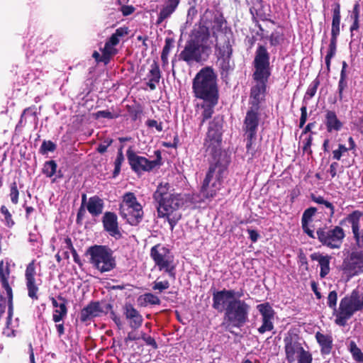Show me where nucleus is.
I'll list each match as a JSON object with an SVG mask.
<instances>
[{"label": "nucleus", "instance_id": "24", "mask_svg": "<svg viewBox=\"0 0 363 363\" xmlns=\"http://www.w3.org/2000/svg\"><path fill=\"white\" fill-rule=\"evenodd\" d=\"M104 230L112 237L119 238L121 236L118 224V218L114 213L106 212L104 213L102 219Z\"/></svg>", "mask_w": 363, "mask_h": 363}, {"label": "nucleus", "instance_id": "2", "mask_svg": "<svg viewBox=\"0 0 363 363\" xmlns=\"http://www.w3.org/2000/svg\"><path fill=\"white\" fill-rule=\"evenodd\" d=\"M255 84L251 88L250 104L251 108L259 110V104L264 99L267 82L271 74L269 54L265 47L260 45L256 50L254 60Z\"/></svg>", "mask_w": 363, "mask_h": 363}, {"label": "nucleus", "instance_id": "26", "mask_svg": "<svg viewBox=\"0 0 363 363\" xmlns=\"http://www.w3.org/2000/svg\"><path fill=\"white\" fill-rule=\"evenodd\" d=\"M363 213L359 211H354L347 216L346 221L348 222L352 227L354 238L357 243L360 242V220Z\"/></svg>", "mask_w": 363, "mask_h": 363}, {"label": "nucleus", "instance_id": "33", "mask_svg": "<svg viewBox=\"0 0 363 363\" xmlns=\"http://www.w3.org/2000/svg\"><path fill=\"white\" fill-rule=\"evenodd\" d=\"M340 5L336 4L333 9L331 35L332 37H337L340 34Z\"/></svg>", "mask_w": 363, "mask_h": 363}, {"label": "nucleus", "instance_id": "35", "mask_svg": "<svg viewBox=\"0 0 363 363\" xmlns=\"http://www.w3.org/2000/svg\"><path fill=\"white\" fill-rule=\"evenodd\" d=\"M67 314V308L65 303L63 302L60 308H55L52 314V320L55 323H60L66 318Z\"/></svg>", "mask_w": 363, "mask_h": 363}, {"label": "nucleus", "instance_id": "62", "mask_svg": "<svg viewBox=\"0 0 363 363\" xmlns=\"http://www.w3.org/2000/svg\"><path fill=\"white\" fill-rule=\"evenodd\" d=\"M139 338H140V337H139V335L136 333H135L133 331L129 332L128 333V335H127L126 338H125V342L137 340Z\"/></svg>", "mask_w": 363, "mask_h": 363}, {"label": "nucleus", "instance_id": "58", "mask_svg": "<svg viewBox=\"0 0 363 363\" xmlns=\"http://www.w3.org/2000/svg\"><path fill=\"white\" fill-rule=\"evenodd\" d=\"M123 16H126L133 13L135 9L132 6H123L121 9Z\"/></svg>", "mask_w": 363, "mask_h": 363}, {"label": "nucleus", "instance_id": "20", "mask_svg": "<svg viewBox=\"0 0 363 363\" xmlns=\"http://www.w3.org/2000/svg\"><path fill=\"white\" fill-rule=\"evenodd\" d=\"M210 16H212L211 11H206L201 18L203 26H200L199 29L195 31L190 40L192 42H196L199 45H201L202 48L204 49L208 47L207 42L209 38V25L207 21Z\"/></svg>", "mask_w": 363, "mask_h": 363}, {"label": "nucleus", "instance_id": "30", "mask_svg": "<svg viewBox=\"0 0 363 363\" xmlns=\"http://www.w3.org/2000/svg\"><path fill=\"white\" fill-rule=\"evenodd\" d=\"M180 0H167V3L160 10L157 23L160 24L164 20L169 18L177 8Z\"/></svg>", "mask_w": 363, "mask_h": 363}, {"label": "nucleus", "instance_id": "7", "mask_svg": "<svg viewBox=\"0 0 363 363\" xmlns=\"http://www.w3.org/2000/svg\"><path fill=\"white\" fill-rule=\"evenodd\" d=\"M120 211L121 216L131 225H138L143 219V207L132 192L123 195Z\"/></svg>", "mask_w": 363, "mask_h": 363}, {"label": "nucleus", "instance_id": "60", "mask_svg": "<svg viewBox=\"0 0 363 363\" xmlns=\"http://www.w3.org/2000/svg\"><path fill=\"white\" fill-rule=\"evenodd\" d=\"M302 228L303 231L310 237L312 238H317V235L315 236L314 232L310 229L308 227V224H304V225H302Z\"/></svg>", "mask_w": 363, "mask_h": 363}, {"label": "nucleus", "instance_id": "19", "mask_svg": "<svg viewBox=\"0 0 363 363\" xmlns=\"http://www.w3.org/2000/svg\"><path fill=\"white\" fill-rule=\"evenodd\" d=\"M284 341L286 359L289 363H293L305 349L297 336L286 337Z\"/></svg>", "mask_w": 363, "mask_h": 363}, {"label": "nucleus", "instance_id": "45", "mask_svg": "<svg viewBox=\"0 0 363 363\" xmlns=\"http://www.w3.org/2000/svg\"><path fill=\"white\" fill-rule=\"evenodd\" d=\"M313 201L315 203H317L323 205L326 208H328L329 210V213H328L329 216L330 217L333 216V214H334V206H333V205L330 202L325 200L321 196L315 197L313 199Z\"/></svg>", "mask_w": 363, "mask_h": 363}, {"label": "nucleus", "instance_id": "55", "mask_svg": "<svg viewBox=\"0 0 363 363\" xmlns=\"http://www.w3.org/2000/svg\"><path fill=\"white\" fill-rule=\"evenodd\" d=\"M145 124L148 128H155L158 132H161L163 130L162 123L153 119L147 120Z\"/></svg>", "mask_w": 363, "mask_h": 363}, {"label": "nucleus", "instance_id": "34", "mask_svg": "<svg viewBox=\"0 0 363 363\" xmlns=\"http://www.w3.org/2000/svg\"><path fill=\"white\" fill-rule=\"evenodd\" d=\"M128 28L127 27H121L116 30V32L107 40V42L109 43L110 45H113L114 46L117 45L120 39L122 37L128 35Z\"/></svg>", "mask_w": 363, "mask_h": 363}, {"label": "nucleus", "instance_id": "42", "mask_svg": "<svg viewBox=\"0 0 363 363\" xmlns=\"http://www.w3.org/2000/svg\"><path fill=\"white\" fill-rule=\"evenodd\" d=\"M95 118L99 119L101 118L113 119L118 117L119 114L115 111H111L109 110L99 111L94 113Z\"/></svg>", "mask_w": 363, "mask_h": 363}, {"label": "nucleus", "instance_id": "16", "mask_svg": "<svg viewBox=\"0 0 363 363\" xmlns=\"http://www.w3.org/2000/svg\"><path fill=\"white\" fill-rule=\"evenodd\" d=\"M343 269L350 277L363 273V250H352L343 261Z\"/></svg>", "mask_w": 363, "mask_h": 363}, {"label": "nucleus", "instance_id": "9", "mask_svg": "<svg viewBox=\"0 0 363 363\" xmlns=\"http://www.w3.org/2000/svg\"><path fill=\"white\" fill-rule=\"evenodd\" d=\"M150 256L160 271L165 272L169 277L175 279L174 257L169 250L161 244L151 248Z\"/></svg>", "mask_w": 363, "mask_h": 363}, {"label": "nucleus", "instance_id": "29", "mask_svg": "<svg viewBox=\"0 0 363 363\" xmlns=\"http://www.w3.org/2000/svg\"><path fill=\"white\" fill-rule=\"evenodd\" d=\"M315 339L320 346V352L323 354H328L332 349L333 338L329 335H325L320 332L315 333Z\"/></svg>", "mask_w": 363, "mask_h": 363}, {"label": "nucleus", "instance_id": "47", "mask_svg": "<svg viewBox=\"0 0 363 363\" xmlns=\"http://www.w3.org/2000/svg\"><path fill=\"white\" fill-rule=\"evenodd\" d=\"M284 40V36L283 35L278 32L275 31L273 32L269 38L270 44L273 46H277L278 45H280Z\"/></svg>", "mask_w": 363, "mask_h": 363}, {"label": "nucleus", "instance_id": "11", "mask_svg": "<svg viewBox=\"0 0 363 363\" xmlns=\"http://www.w3.org/2000/svg\"><path fill=\"white\" fill-rule=\"evenodd\" d=\"M257 111L258 110L250 108V109L247 112L243 125V129L247 137V151L252 155H254L255 151L253 145L256 140L257 132L259 123Z\"/></svg>", "mask_w": 363, "mask_h": 363}, {"label": "nucleus", "instance_id": "1", "mask_svg": "<svg viewBox=\"0 0 363 363\" xmlns=\"http://www.w3.org/2000/svg\"><path fill=\"white\" fill-rule=\"evenodd\" d=\"M192 89L196 99L202 100L197 104V113L202 125L211 118L214 108L218 102V89L216 75L210 67L201 69L193 79Z\"/></svg>", "mask_w": 363, "mask_h": 363}, {"label": "nucleus", "instance_id": "56", "mask_svg": "<svg viewBox=\"0 0 363 363\" xmlns=\"http://www.w3.org/2000/svg\"><path fill=\"white\" fill-rule=\"evenodd\" d=\"M337 37H332L330 39V43L329 45V50L328 52V54L330 56H334L336 51V43H337Z\"/></svg>", "mask_w": 363, "mask_h": 363}, {"label": "nucleus", "instance_id": "52", "mask_svg": "<svg viewBox=\"0 0 363 363\" xmlns=\"http://www.w3.org/2000/svg\"><path fill=\"white\" fill-rule=\"evenodd\" d=\"M35 233L30 232L28 236V242H30L33 245L35 246L37 244L40 242V235L38 233V227L35 225Z\"/></svg>", "mask_w": 363, "mask_h": 363}, {"label": "nucleus", "instance_id": "22", "mask_svg": "<svg viewBox=\"0 0 363 363\" xmlns=\"http://www.w3.org/2000/svg\"><path fill=\"white\" fill-rule=\"evenodd\" d=\"M205 49L202 48L201 45L189 40L184 50L180 53V57L188 63L194 61L199 62L201 58V53Z\"/></svg>", "mask_w": 363, "mask_h": 363}, {"label": "nucleus", "instance_id": "31", "mask_svg": "<svg viewBox=\"0 0 363 363\" xmlns=\"http://www.w3.org/2000/svg\"><path fill=\"white\" fill-rule=\"evenodd\" d=\"M325 125L328 132L339 131L342 127V122L333 111H328L325 115Z\"/></svg>", "mask_w": 363, "mask_h": 363}, {"label": "nucleus", "instance_id": "17", "mask_svg": "<svg viewBox=\"0 0 363 363\" xmlns=\"http://www.w3.org/2000/svg\"><path fill=\"white\" fill-rule=\"evenodd\" d=\"M257 309L261 315L262 325L258 328L259 333L264 334L274 330L275 312L269 303H264L257 306Z\"/></svg>", "mask_w": 363, "mask_h": 363}, {"label": "nucleus", "instance_id": "64", "mask_svg": "<svg viewBox=\"0 0 363 363\" xmlns=\"http://www.w3.org/2000/svg\"><path fill=\"white\" fill-rule=\"evenodd\" d=\"M143 340H145V342L148 345H151V346H152V347H157V344H156V342H155V340H154L152 337H151L150 336H145V335H144V336H143Z\"/></svg>", "mask_w": 363, "mask_h": 363}, {"label": "nucleus", "instance_id": "4", "mask_svg": "<svg viewBox=\"0 0 363 363\" xmlns=\"http://www.w3.org/2000/svg\"><path fill=\"white\" fill-rule=\"evenodd\" d=\"M363 310V290L354 289L350 295L341 299L335 322L340 326H345L347 322L357 312Z\"/></svg>", "mask_w": 363, "mask_h": 363}, {"label": "nucleus", "instance_id": "5", "mask_svg": "<svg viewBox=\"0 0 363 363\" xmlns=\"http://www.w3.org/2000/svg\"><path fill=\"white\" fill-rule=\"evenodd\" d=\"M226 174L225 165L219 162L211 165L201 188V196L205 199L214 197L221 189Z\"/></svg>", "mask_w": 363, "mask_h": 363}, {"label": "nucleus", "instance_id": "15", "mask_svg": "<svg viewBox=\"0 0 363 363\" xmlns=\"http://www.w3.org/2000/svg\"><path fill=\"white\" fill-rule=\"evenodd\" d=\"M221 119L218 117L214 118L209 124L207 138L206 140V145L208 151L217 152L220 149V145L221 143Z\"/></svg>", "mask_w": 363, "mask_h": 363}, {"label": "nucleus", "instance_id": "51", "mask_svg": "<svg viewBox=\"0 0 363 363\" xmlns=\"http://www.w3.org/2000/svg\"><path fill=\"white\" fill-rule=\"evenodd\" d=\"M319 85V82L317 79H315L308 86L306 93V97L310 99L312 98L316 93L317 88Z\"/></svg>", "mask_w": 363, "mask_h": 363}, {"label": "nucleus", "instance_id": "41", "mask_svg": "<svg viewBox=\"0 0 363 363\" xmlns=\"http://www.w3.org/2000/svg\"><path fill=\"white\" fill-rule=\"evenodd\" d=\"M169 283L167 280L159 281L157 279L152 283V290L162 293L163 291L169 288Z\"/></svg>", "mask_w": 363, "mask_h": 363}, {"label": "nucleus", "instance_id": "57", "mask_svg": "<svg viewBox=\"0 0 363 363\" xmlns=\"http://www.w3.org/2000/svg\"><path fill=\"white\" fill-rule=\"evenodd\" d=\"M347 86V82L345 79H340L338 83V93H339V99L341 100L342 99V92L345 88Z\"/></svg>", "mask_w": 363, "mask_h": 363}, {"label": "nucleus", "instance_id": "36", "mask_svg": "<svg viewBox=\"0 0 363 363\" xmlns=\"http://www.w3.org/2000/svg\"><path fill=\"white\" fill-rule=\"evenodd\" d=\"M139 301L142 305H159L160 303V299L156 295L152 293H146L139 297Z\"/></svg>", "mask_w": 363, "mask_h": 363}, {"label": "nucleus", "instance_id": "53", "mask_svg": "<svg viewBox=\"0 0 363 363\" xmlns=\"http://www.w3.org/2000/svg\"><path fill=\"white\" fill-rule=\"evenodd\" d=\"M170 48H171V46H170L169 42L168 40H167L165 45L164 46V48L162 49V55H161V60H162V62L164 63V65L168 63V55L170 52Z\"/></svg>", "mask_w": 363, "mask_h": 363}, {"label": "nucleus", "instance_id": "23", "mask_svg": "<svg viewBox=\"0 0 363 363\" xmlns=\"http://www.w3.org/2000/svg\"><path fill=\"white\" fill-rule=\"evenodd\" d=\"M110 304L101 305L99 302H91L86 307L82 309L81 312V320L86 321L94 317L100 316L102 313H106L111 309Z\"/></svg>", "mask_w": 363, "mask_h": 363}, {"label": "nucleus", "instance_id": "3", "mask_svg": "<svg viewBox=\"0 0 363 363\" xmlns=\"http://www.w3.org/2000/svg\"><path fill=\"white\" fill-rule=\"evenodd\" d=\"M170 185L167 182H161L154 193L153 197L157 203L159 217L166 218L172 231L182 217L179 208L182 204L179 195L170 192Z\"/></svg>", "mask_w": 363, "mask_h": 363}, {"label": "nucleus", "instance_id": "39", "mask_svg": "<svg viewBox=\"0 0 363 363\" xmlns=\"http://www.w3.org/2000/svg\"><path fill=\"white\" fill-rule=\"evenodd\" d=\"M0 211L4 216L3 221L4 224L7 227L11 228L14 225V221L13 220L11 214L9 211L8 208L5 206H2Z\"/></svg>", "mask_w": 363, "mask_h": 363}, {"label": "nucleus", "instance_id": "44", "mask_svg": "<svg viewBox=\"0 0 363 363\" xmlns=\"http://www.w3.org/2000/svg\"><path fill=\"white\" fill-rule=\"evenodd\" d=\"M113 45H110L107 41L102 50L103 57L104 60H108L111 56L116 53V50Z\"/></svg>", "mask_w": 363, "mask_h": 363}, {"label": "nucleus", "instance_id": "18", "mask_svg": "<svg viewBox=\"0 0 363 363\" xmlns=\"http://www.w3.org/2000/svg\"><path fill=\"white\" fill-rule=\"evenodd\" d=\"M36 272L34 261L30 262L25 272L26 286L28 291V296L33 300H38V292L41 284L40 279H36Z\"/></svg>", "mask_w": 363, "mask_h": 363}, {"label": "nucleus", "instance_id": "27", "mask_svg": "<svg viewBox=\"0 0 363 363\" xmlns=\"http://www.w3.org/2000/svg\"><path fill=\"white\" fill-rule=\"evenodd\" d=\"M311 259L317 261L320 267V276L321 278L325 277L330 272V262L331 257L328 255H323L320 253H314L311 256Z\"/></svg>", "mask_w": 363, "mask_h": 363}, {"label": "nucleus", "instance_id": "25", "mask_svg": "<svg viewBox=\"0 0 363 363\" xmlns=\"http://www.w3.org/2000/svg\"><path fill=\"white\" fill-rule=\"evenodd\" d=\"M123 314L132 329H138L142 325L143 322V316L131 304L126 303L124 306Z\"/></svg>", "mask_w": 363, "mask_h": 363}, {"label": "nucleus", "instance_id": "12", "mask_svg": "<svg viewBox=\"0 0 363 363\" xmlns=\"http://www.w3.org/2000/svg\"><path fill=\"white\" fill-rule=\"evenodd\" d=\"M208 17V23L209 28H211L213 35L216 38V45L222 42V44L230 43L233 36V33L229 28L226 26V21L220 14H213Z\"/></svg>", "mask_w": 363, "mask_h": 363}, {"label": "nucleus", "instance_id": "54", "mask_svg": "<svg viewBox=\"0 0 363 363\" xmlns=\"http://www.w3.org/2000/svg\"><path fill=\"white\" fill-rule=\"evenodd\" d=\"M348 151L347 147L345 145L340 144L337 150L333 151V157L336 160H340L342 155Z\"/></svg>", "mask_w": 363, "mask_h": 363}, {"label": "nucleus", "instance_id": "48", "mask_svg": "<svg viewBox=\"0 0 363 363\" xmlns=\"http://www.w3.org/2000/svg\"><path fill=\"white\" fill-rule=\"evenodd\" d=\"M19 192L17 188L16 182H13L10 187V198L11 201L13 204H16L18 202Z\"/></svg>", "mask_w": 363, "mask_h": 363}, {"label": "nucleus", "instance_id": "28", "mask_svg": "<svg viewBox=\"0 0 363 363\" xmlns=\"http://www.w3.org/2000/svg\"><path fill=\"white\" fill-rule=\"evenodd\" d=\"M104 201L99 197L94 196L90 197L86 203V208L92 216H99L104 209Z\"/></svg>", "mask_w": 363, "mask_h": 363}, {"label": "nucleus", "instance_id": "38", "mask_svg": "<svg viewBox=\"0 0 363 363\" xmlns=\"http://www.w3.org/2000/svg\"><path fill=\"white\" fill-rule=\"evenodd\" d=\"M56 169H57V164L55 163V161L50 160V161H48L45 163L43 169V172L48 177H51L55 174Z\"/></svg>", "mask_w": 363, "mask_h": 363}, {"label": "nucleus", "instance_id": "59", "mask_svg": "<svg viewBox=\"0 0 363 363\" xmlns=\"http://www.w3.org/2000/svg\"><path fill=\"white\" fill-rule=\"evenodd\" d=\"M339 164L337 162L331 163L328 172L333 178L336 176Z\"/></svg>", "mask_w": 363, "mask_h": 363}, {"label": "nucleus", "instance_id": "40", "mask_svg": "<svg viewBox=\"0 0 363 363\" xmlns=\"http://www.w3.org/2000/svg\"><path fill=\"white\" fill-rule=\"evenodd\" d=\"M317 210L315 208L311 207L306 209L302 216L301 218V224L304 225V224H309L311 222L313 216L316 213Z\"/></svg>", "mask_w": 363, "mask_h": 363}, {"label": "nucleus", "instance_id": "21", "mask_svg": "<svg viewBox=\"0 0 363 363\" xmlns=\"http://www.w3.org/2000/svg\"><path fill=\"white\" fill-rule=\"evenodd\" d=\"M216 47L218 50V64L223 71L228 72L233 68V65L230 60L232 54L230 42L223 44L220 42Z\"/></svg>", "mask_w": 363, "mask_h": 363}, {"label": "nucleus", "instance_id": "49", "mask_svg": "<svg viewBox=\"0 0 363 363\" xmlns=\"http://www.w3.org/2000/svg\"><path fill=\"white\" fill-rule=\"evenodd\" d=\"M56 149V145L50 140L43 141L40 147V151L43 154H45L48 152H53Z\"/></svg>", "mask_w": 363, "mask_h": 363}, {"label": "nucleus", "instance_id": "46", "mask_svg": "<svg viewBox=\"0 0 363 363\" xmlns=\"http://www.w3.org/2000/svg\"><path fill=\"white\" fill-rule=\"evenodd\" d=\"M296 360H297V363H312V354L309 351L305 350L297 357Z\"/></svg>", "mask_w": 363, "mask_h": 363}, {"label": "nucleus", "instance_id": "63", "mask_svg": "<svg viewBox=\"0 0 363 363\" xmlns=\"http://www.w3.org/2000/svg\"><path fill=\"white\" fill-rule=\"evenodd\" d=\"M248 234L250 236V240L255 242L258 240L259 234L257 231L254 230H248Z\"/></svg>", "mask_w": 363, "mask_h": 363}, {"label": "nucleus", "instance_id": "37", "mask_svg": "<svg viewBox=\"0 0 363 363\" xmlns=\"http://www.w3.org/2000/svg\"><path fill=\"white\" fill-rule=\"evenodd\" d=\"M348 348L354 359L359 362H363V353L354 341L350 342Z\"/></svg>", "mask_w": 363, "mask_h": 363}, {"label": "nucleus", "instance_id": "32", "mask_svg": "<svg viewBox=\"0 0 363 363\" xmlns=\"http://www.w3.org/2000/svg\"><path fill=\"white\" fill-rule=\"evenodd\" d=\"M160 77L161 74L159 66L156 62H154L151 65V69L147 74L148 82L147 84L151 90L156 89V86L159 83Z\"/></svg>", "mask_w": 363, "mask_h": 363}, {"label": "nucleus", "instance_id": "13", "mask_svg": "<svg viewBox=\"0 0 363 363\" xmlns=\"http://www.w3.org/2000/svg\"><path fill=\"white\" fill-rule=\"evenodd\" d=\"M126 155L132 169L137 173L150 172L160 164V154L156 160H150L143 156L137 155L130 148L127 150Z\"/></svg>", "mask_w": 363, "mask_h": 363}, {"label": "nucleus", "instance_id": "61", "mask_svg": "<svg viewBox=\"0 0 363 363\" xmlns=\"http://www.w3.org/2000/svg\"><path fill=\"white\" fill-rule=\"evenodd\" d=\"M359 15V4L358 3H356L354 6L352 18L354 20H358Z\"/></svg>", "mask_w": 363, "mask_h": 363}, {"label": "nucleus", "instance_id": "43", "mask_svg": "<svg viewBox=\"0 0 363 363\" xmlns=\"http://www.w3.org/2000/svg\"><path fill=\"white\" fill-rule=\"evenodd\" d=\"M337 294L335 291H332L329 293L328 296V306L333 309V315L335 316V313L337 311L338 308H336L337 306Z\"/></svg>", "mask_w": 363, "mask_h": 363}, {"label": "nucleus", "instance_id": "6", "mask_svg": "<svg viewBox=\"0 0 363 363\" xmlns=\"http://www.w3.org/2000/svg\"><path fill=\"white\" fill-rule=\"evenodd\" d=\"M86 253L90 256V263L93 267L102 274L111 272L116 266L113 252L107 246H91L87 250Z\"/></svg>", "mask_w": 363, "mask_h": 363}, {"label": "nucleus", "instance_id": "10", "mask_svg": "<svg viewBox=\"0 0 363 363\" xmlns=\"http://www.w3.org/2000/svg\"><path fill=\"white\" fill-rule=\"evenodd\" d=\"M315 235L323 245L330 249H340L345 237L344 230L340 226L318 228Z\"/></svg>", "mask_w": 363, "mask_h": 363}, {"label": "nucleus", "instance_id": "14", "mask_svg": "<svg viewBox=\"0 0 363 363\" xmlns=\"http://www.w3.org/2000/svg\"><path fill=\"white\" fill-rule=\"evenodd\" d=\"M240 296L241 294L234 290L223 289L216 291L213 294L212 306L218 312H225L235 300L238 298H240Z\"/></svg>", "mask_w": 363, "mask_h": 363}, {"label": "nucleus", "instance_id": "8", "mask_svg": "<svg viewBox=\"0 0 363 363\" xmlns=\"http://www.w3.org/2000/svg\"><path fill=\"white\" fill-rule=\"evenodd\" d=\"M250 310V305L238 298L225 312V321L228 325L240 328L248 322Z\"/></svg>", "mask_w": 363, "mask_h": 363}, {"label": "nucleus", "instance_id": "50", "mask_svg": "<svg viewBox=\"0 0 363 363\" xmlns=\"http://www.w3.org/2000/svg\"><path fill=\"white\" fill-rule=\"evenodd\" d=\"M124 160V157L122 153V151H119L118 153V155L116 157V159L115 160L114 164H115V169L113 172L114 176L117 175L120 171H121V167Z\"/></svg>", "mask_w": 363, "mask_h": 363}]
</instances>
